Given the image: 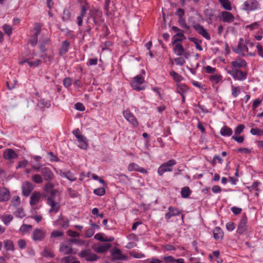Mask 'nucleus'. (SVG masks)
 I'll list each match as a JSON object with an SVG mask.
<instances>
[{
    "label": "nucleus",
    "instance_id": "obj_1",
    "mask_svg": "<svg viewBox=\"0 0 263 263\" xmlns=\"http://www.w3.org/2000/svg\"><path fill=\"white\" fill-rule=\"evenodd\" d=\"M247 41H245L242 38H240L237 47L234 51L237 54H240L243 57L246 55L245 52L247 53L248 55L251 57H254L255 53L254 52H249L248 47L246 46Z\"/></svg>",
    "mask_w": 263,
    "mask_h": 263
},
{
    "label": "nucleus",
    "instance_id": "obj_2",
    "mask_svg": "<svg viewBox=\"0 0 263 263\" xmlns=\"http://www.w3.org/2000/svg\"><path fill=\"white\" fill-rule=\"evenodd\" d=\"M144 82V78L140 75H137L133 78L130 85L133 89L140 91L145 89V86L143 85Z\"/></svg>",
    "mask_w": 263,
    "mask_h": 263
},
{
    "label": "nucleus",
    "instance_id": "obj_3",
    "mask_svg": "<svg viewBox=\"0 0 263 263\" xmlns=\"http://www.w3.org/2000/svg\"><path fill=\"white\" fill-rule=\"evenodd\" d=\"M176 164V161L174 160H170L168 161L162 163L158 169V173L160 176H162L164 173L167 172H172L173 171V166Z\"/></svg>",
    "mask_w": 263,
    "mask_h": 263
},
{
    "label": "nucleus",
    "instance_id": "obj_4",
    "mask_svg": "<svg viewBox=\"0 0 263 263\" xmlns=\"http://www.w3.org/2000/svg\"><path fill=\"white\" fill-rule=\"evenodd\" d=\"M47 203L50 206L49 212L57 213L59 211L60 204L56 197L53 194L48 198Z\"/></svg>",
    "mask_w": 263,
    "mask_h": 263
},
{
    "label": "nucleus",
    "instance_id": "obj_5",
    "mask_svg": "<svg viewBox=\"0 0 263 263\" xmlns=\"http://www.w3.org/2000/svg\"><path fill=\"white\" fill-rule=\"evenodd\" d=\"M228 74L232 76L235 80L244 81L247 78V73L238 69L228 70L226 69Z\"/></svg>",
    "mask_w": 263,
    "mask_h": 263
},
{
    "label": "nucleus",
    "instance_id": "obj_6",
    "mask_svg": "<svg viewBox=\"0 0 263 263\" xmlns=\"http://www.w3.org/2000/svg\"><path fill=\"white\" fill-rule=\"evenodd\" d=\"M193 27L198 34L201 35L205 39L207 40H211L210 34L209 33L208 31L200 24L194 23L193 25Z\"/></svg>",
    "mask_w": 263,
    "mask_h": 263
},
{
    "label": "nucleus",
    "instance_id": "obj_7",
    "mask_svg": "<svg viewBox=\"0 0 263 263\" xmlns=\"http://www.w3.org/2000/svg\"><path fill=\"white\" fill-rule=\"evenodd\" d=\"M78 241L77 239H72L69 242H64L61 244L59 249L60 251L64 254H69L72 252V246L71 242H76Z\"/></svg>",
    "mask_w": 263,
    "mask_h": 263
},
{
    "label": "nucleus",
    "instance_id": "obj_8",
    "mask_svg": "<svg viewBox=\"0 0 263 263\" xmlns=\"http://www.w3.org/2000/svg\"><path fill=\"white\" fill-rule=\"evenodd\" d=\"M79 255L82 258H84L88 261H95L97 260L98 258L97 255L93 253L90 249L82 250L79 253Z\"/></svg>",
    "mask_w": 263,
    "mask_h": 263
},
{
    "label": "nucleus",
    "instance_id": "obj_9",
    "mask_svg": "<svg viewBox=\"0 0 263 263\" xmlns=\"http://www.w3.org/2000/svg\"><path fill=\"white\" fill-rule=\"evenodd\" d=\"M46 232L42 229H34L32 234V238L34 241H42L46 237Z\"/></svg>",
    "mask_w": 263,
    "mask_h": 263
},
{
    "label": "nucleus",
    "instance_id": "obj_10",
    "mask_svg": "<svg viewBox=\"0 0 263 263\" xmlns=\"http://www.w3.org/2000/svg\"><path fill=\"white\" fill-rule=\"evenodd\" d=\"M110 254L114 260H126L128 257L122 254L121 250L115 248L110 250Z\"/></svg>",
    "mask_w": 263,
    "mask_h": 263
},
{
    "label": "nucleus",
    "instance_id": "obj_11",
    "mask_svg": "<svg viewBox=\"0 0 263 263\" xmlns=\"http://www.w3.org/2000/svg\"><path fill=\"white\" fill-rule=\"evenodd\" d=\"M229 11H224L220 12L219 17L224 23H231L234 21V16Z\"/></svg>",
    "mask_w": 263,
    "mask_h": 263
},
{
    "label": "nucleus",
    "instance_id": "obj_12",
    "mask_svg": "<svg viewBox=\"0 0 263 263\" xmlns=\"http://www.w3.org/2000/svg\"><path fill=\"white\" fill-rule=\"evenodd\" d=\"M258 3L256 0H247L243 3V10L246 11H253L257 9Z\"/></svg>",
    "mask_w": 263,
    "mask_h": 263
},
{
    "label": "nucleus",
    "instance_id": "obj_13",
    "mask_svg": "<svg viewBox=\"0 0 263 263\" xmlns=\"http://www.w3.org/2000/svg\"><path fill=\"white\" fill-rule=\"evenodd\" d=\"M124 117L128 121L133 127H136L138 126V122L134 116L129 110H125L123 112Z\"/></svg>",
    "mask_w": 263,
    "mask_h": 263
},
{
    "label": "nucleus",
    "instance_id": "obj_14",
    "mask_svg": "<svg viewBox=\"0 0 263 263\" xmlns=\"http://www.w3.org/2000/svg\"><path fill=\"white\" fill-rule=\"evenodd\" d=\"M3 157L5 160L11 161L18 158V155L12 148H7L3 151Z\"/></svg>",
    "mask_w": 263,
    "mask_h": 263
},
{
    "label": "nucleus",
    "instance_id": "obj_15",
    "mask_svg": "<svg viewBox=\"0 0 263 263\" xmlns=\"http://www.w3.org/2000/svg\"><path fill=\"white\" fill-rule=\"evenodd\" d=\"M231 66L233 69L243 68L247 66V62L240 58H237L231 62Z\"/></svg>",
    "mask_w": 263,
    "mask_h": 263
},
{
    "label": "nucleus",
    "instance_id": "obj_16",
    "mask_svg": "<svg viewBox=\"0 0 263 263\" xmlns=\"http://www.w3.org/2000/svg\"><path fill=\"white\" fill-rule=\"evenodd\" d=\"M22 189L23 195L27 197L33 190L34 186L31 183L26 181L22 184Z\"/></svg>",
    "mask_w": 263,
    "mask_h": 263
},
{
    "label": "nucleus",
    "instance_id": "obj_17",
    "mask_svg": "<svg viewBox=\"0 0 263 263\" xmlns=\"http://www.w3.org/2000/svg\"><path fill=\"white\" fill-rule=\"evenodd\" d=\"M41 172L43 177V179L46 181H49L53 178V174L48 167H45L42 168Z\"/></svg>",
    "mask_w": 263,
    "mask_h": 263
},
{
    "label": "nucleus",
    "instance_id": "obj_18",
    "mask_svg": "<svg viewBox=\"0 0 263 263\" xmlns=\"http://www.w3.org/2000/svg\"><path fill=\"white\" fill-rule=\"evenodd\" d=\"M168 211L165 215V218L166 219H169L173 216H176L179 215L181 212L179 210L174 206H170L168 208Z\"/></svg>",
    "mask_w": 263,
    "mask_h": 263
},
{
    "label": "nucleus",
    "instance_id": "obj_19",
    "mask_svg": "<svg viewBox=\"0 0 263 263\" xmlns=\"http://www.w3.org/2000/svg\"><path fill=\"white\" fill-rule=\"evenodd\" d=\"M213 237L217 241H221L223 238V231L218 227H216L213 231Z\"/></svg>",
    "mask_w": 263,
    "mask_h": 263
},
{
    "label": "nucleus",
    "instance_id": "obj_20",
    "mask_svg": "<svg viewBox=\"0 0 263 263\" xmlns=\"http://www.w3.org/2000/svg\"><path fill=\"white\" fill-rule=\"evenodd\" d=\"M41 198V194L38 192H34L30 197V204L31 206L36 205Z\"/></svg>",
    "mask_w": 263,
    "mask_h": 263
},
{
    "label": "nucleus",
    "instance_id": "obj_21",
    "mask_svg": "<svg viewBox=\"0 0 263 263\" xmlns=\"http://www.w3.org/2000/svg\"><path fill=\"white\" fill-rule=\"evenodd\" d=\"M10 197V193L8 190L3 187L0 188V201H6L9 200Z\"/></svg>",
    "mask_w": 263,
    "mask_h": 263
},
{
    "label": "nucleus",
    "instance_id": "obj_22",
    "mask_svg": "<svg viewBox=\"0 0 263 263\" xmlns=\"http://www.w3.org/2000/svg\"><path fill=\"white\" fill-rule=\"evenodd\" d=\"M186 39L183 32H178L172 37V44H175L178 42H182Z\"/></svg>",
    "mask_w": 263,
    "mask_h": 263
},
{
    "label": "nucleus",
    "instance_id": "obj_23",
    "mask_svg": "<svg viewBox=\"0 0 263 263\" xmlns=\"http://www.w3.org/2000/svg\"><path fill=\"white\" fill-rule=\"evenodd\" d=\"M90 16L88 18V21L90 18H92L93 23L96 24V21L95 19V16H98V17H100L102 15V12L99 10L95 8H92L90 9Z\"/></svg>",
    "mask_w": 263,
    "mask_h": 263
},
{
    "label": "nucleus",
    "instance_id": "obj_24",
    "mask_svg": "<svg viewBox=\"0 0 263 263\" xmlns=\"http://www.w3.org/2000/svg\"><path fill=\"white\" fill-rule=\"evenodd\" d=\"M173 45H174L173 47V51L174 53L178 56L183 55L184 49L182 45L178 42Z\"/></svg>",
    "mask_w": 263,
    "mask_h": 263
},
{
    "label": "nucleus",
    "instance_id": "obj_25",
    "mask_svg": "<svg viewBox=\"0 0 263 263\" xmlns=\"http://www.w3.org/2000/svg\"><path fill=\"white\" fill-rule=\"evenodd\" d=\"M221 6L227 11H231L233 9L232 3L229 0H218Z\"/></svg>",
    "mask_w": 263,
    "mask_h": 263
},
{
    "label": "nucleus",
    "instance_id": "obj_26",
    "mask_svg": "<svg viewBox=\"0 0 263 263\" xmlns=\"http://www.w3.org/2000/svg\"><path fill=\"white\" fill-rule=\"evenodd\" d=\"M77 139L79 142V147L82 149H86L88 147V144L86 141V137L82 135L80 137H78Z\"/></svg>",
    "mask_w": 263,
    "mask_h": 263
},
{
    "label": "nucleus",
    "instance_id": "obj_27",
    "mask_svg": "<svg viewBox=\"0 0 263 263\" xmlns=\"http://www.w3.org/2000/svg\"><path fill=\"white\" fill-rule=\"evenodd\" d=\"M32 228V226L30 224H23L19 229L18 232L22 235L29 233Z\"/></svg>",
    "mask_w": 263,
    "mask_h": 263
},
{
    "label": "nucleus",
    "instance_id": "obj_28",
    "mask_svg": "<svg viewBox=\"0 0 263 263\" xmlns=\"http://www.w3.org/2000/svg\"><path fill=\"white\" fill-rule=\"evenodd\" d=\"M188 91V87L186 84L184 83H180L177 84V92L183 96Z\"/></svg>",
    "mask_w": 263,
    "mask_h": 263
},
{
    "label": "nucleus",
    "instance_id": "obj_29",
    "mask_svg": "<svg viewBox=\"0 0 263 263\" xmlns=\"http://www.w3.org/2000/svg\"><path fill=\"white\" fill-rule=\"evenodd\" d=\"M111 247L109 243H105L97 246L95 248L96 251L98 253H104L106 252Z\"/></svg>",
    "mask_w": 263,
    "mask_h": 263
},
{
    "label": "nucleus",
    "instance_id": "obj_30",
    "mask_svg": "<svg viewBox=\"0 0 263 263\" xmlns=\"http://www.w3.org/2000/svg\"><path fill=\"white\" fill-rule=\"evenodd\" d=\"M220 133L222 136L230 137L232 135L233 130L230 127L224 126L221 128Z\"/></svg>",
    "mask_w": 263,
    "mask_h": 263
},
{
    "label": "nucleus",
    "instance_id": "obj_31",
    "mask_svg": "<svg viewBox=\"0 0 263 263\" xmlns=\"http://www.w3.org/2000/svg\"><path fill=\"white\" fill-rule=\"evenodd\" d=\"M231 94L234 98L237 97L241 93L242 88L239 86L231 84Z\"/></svg>",
    "mask_w": 263,
    "mask_h": 263
},
{
    "label": "nucleus",
    "instance_id": "obj_32",
    "mask_svg": "<svg viewBox=\"0 0 263 263\" xmlns=\"http://www.w3.org/2000/svg\"><path fill=\"white\" fill-rule=\"evenodd\" d=\"M247 223V220L245 219H243L240 221L237 230L238 233L242 234L246 231Z\"/></svg>",
    "mask_w": 263,
    "mask_h": 263
},
{
    "label": "nucleus",
    "instance_id": "obj_33",
    "mask_svg": "<svg viewBox=\"0 0 263 263\" xmlns=\"http://www.w3.org/2000/svg\"><path fill=\"white\" fill-rule=\"evenodd\" d=\"M222 76L220 74H215L210 77V80L214 84H218L222 81Z\"/></svg>",
    "mask_w": 263,
    "mask_h": 263
},
{
    "label": "nucleus",
    "instance_id": "obj_34",
    "mask_svg": "<svg viewBox=\"0 0 263 263\" xmlns=\"http://www.w3.org/2000/svg\"><path fill=\"white\" fill-rule=\"evenodd\" d=\"M69 47V43L67 41H64L60 49V54L61 55L65 54L68 51Z\"/></svg>",
    "mask_w": 263,
    "mask_h": 263
},
{
    "label": "nucleus",
    "instance_id": "obj_35",
    "mask_svg": "<svg viewBox=\"0 0 263 263\" xmlns=\"http://www.w3.org/2000/svg\"><path fill=\"white\" fill-rule=\"evenodd\" d=\"M189 40L195 44L197 49L199 50V51H202L203 50V48L201 47L202 41L201 40L197 38L192 37H190Z\"/></svg>",
    "mask_w": 263,
    "mask_h": 263
},
{
    "label": "nucleus",
    "instance_id": "obj_36",
    "mask_svg": "<svg viewBox=\"0 0 263 263\" xmlns=\"http://www.w3.org/2000/svg\"><path fill=\"white\" fill-rule=\"evenodd\" d=\"M1 219L5 225H8L13 220V217L12 215L6 214L2 215Z\"/></svg>",
    "mask_w": 263,
    "mask_h": 263
},
{
    "label": "nucleus",
    "instance_id": "obj_37",
    "mask_svg": "<svg viewBox=\"0 0 263 263\" xmlns=\"http://www.w3.org/2000/svg\"><path fill=\"white\" fill-rule=\"evenodd\" d=\"M191 194V191L189 187L185 186L181 189V195L182 197L184 198H188Z\"/></svg>",
    "mask_w": 263,
    "mask_h": 263
},
{
    "label": "nucleus",
    "instance_id": "obj_38",
    "mask_svg": "<svg viewBox=\"0 0 263 263\" xmlns=\"http://www.w3.org/2000/svg\"><path fill=\"white\" fill-rule=\"evenodd\" d=\"M4 248L7 251H13L14 246L13 242L10 240H6L4 242Z\"/></svg>",
    "mask_w": 263,
    "mask_h": 263
},
{
    "label": "nucleus",
    "instance_id": "obj_39",
    "mask_svg": "<svg viewBox=\"0 0 263 263\" xmlns=\"http://www.w3.org/2000/svg\"><path fill=\"white\" fill-rule=\"evenodd\" d=\"M14 214L16 217L23 218L25 216V213L22 208H16L14 212Z\"/></svg>",
    "mask_w": 263,
    "mask_h": 263
},
{
    "label": "nucleus",
    "instance_id": "obj_40",
    "mask_svg": "<svg viewBox=\"0 0 263 263\" xmlns=\"http://www.w3.org/2000/svg\"><path fill=\"white\" fill-rule=\"evenodd\" d=\"M170 75L176 82H180L183 79V78L181 75L173 70L170 71Z\"/></svg>",
    "mask_w": 263,
    "mask_h": 263
},
{
    "label": "nucleus",
    "instance_id": "obj_41",
    "mask_svg": "<svg viewBox=\"0 0 263 263\" xmlns=\"http://www.w3.org/2000/svg\"><path fill=\"white\" fill-rule=\"evenodd\" d=\"M41 255L45 257L52 258L54 257V254L47 248H45L43 251L41 253Z\"/></svg>",
    "mask_w": 263,
    "mask_h": 263
},
{
    "label": "nucleus",
    "instance_id": "obj_42",
    "mask_svg": "<svg viewBox=\"0 0 263 263\" xmlns=\"http://www.w3.org/2000/svg\"><path fill=\"white\" fill-rule=\"evenodd\" d=\"M250 133L253 135L261 136L263 135V130L258 128H253L250 130Z\"/></svg>",
    "mask_w": 263,
    "mask_h": 263
},
{
    "label": "nucleus",
    "instance_id": "obj_43",
    "mask_svg": "<svg viewBox=\"0 0 263 263\" xmlns=\"http://www.w3.org/2000/svg\"><path fill=\"white\" fill-rule=\"evenodd\" d=\"M21 203L20 198L18 196H13L11 200V205L14 207H17Z\"/></svg>",
    "mask_w": 263,
    "mask_h": 263
},
{
    "label": "nucleus",
    "instance_id": "obj_44",
    "mask_svg": "<svg viewBox=\"0 0 263 263\" xmlns=\"http://www.w3.org/2000/svg\"><path fill=\"white\" fill-rule=\"evenodd\" d=\"M32 181L36 183H41L43 181V178L39 174H35L32 176Z\"/></svg>",
    "mask_w": 263,
    "mask_h": 263
},
{
    "label": "nucleus",
    "instance_id": "obj_45",
    "mask_svg": "<svg viewBox=\"0 0 263 263\" xmlns=\"http://www.w3.org/2000/svg\"><path fill=\"white\" fill-rule=\"evenodd\" d=\"M41 61L39 59H36L34 61H30L29 60L27 61L28 64L30 67L32 68H36L38 67L41 64Z\"/></svg>",
    "mask_w": 263,
    "mask_h": 263
},
{
    "label": "nucleus",
    "instance_id": "obj_46",
    "mask_svg": "<svg viewBox=\"0 0 263 263\" xmlns=\"http://www.w3.org/2000/svg\"><path fill=\"white\" fill-rule=\"evenodd\" d=\"M245 128V126L243 124H239L234 129V135H239V134H240L242 132Z\"/></svg>",
    "mask_w": 263,
    "mask_h": 263
},
{
    "label": "nucleus",
    "instance_id": "obj_47",
    "mask_svg": "<svg viewBox=\"0 0 263 263\" xmlns=\"http://www.w3.org/2000/svg\"><path fill=\"white\" fill-rule=\"evenodd\" d=\"M259 24L257 22H255L250 25H248L245 26L246 29H249L250 30H254L259 28Z\"/></svg>",
    "mask_w": 263,
    "mask_h": 263
},
{
    "label": "nucleus",
    "instance_id": "obj_48",
    "mask_svg": "<svg viewBox=\"0 0 263 263\" xmlns=\"http://www.w3.org/2000/svg\"><path fill=\"white\" fill-rule=\"evenodd\" d=\"M57 224L62 227L66 228L68 226V221L67 220H64L62 218H59L57 221Z\"/></svg>",
    "mask_w": 263,
    "mask_h": 263
},
{
    "label": "nucleus",
    "instance_id": "obj_49",
    "mask_svg": "<svg viewBox=\"0 0 263 263\" xmlns=\"http://www.w3.org/2000/svg\"><path fill=\"white\" fill-rule=\"evenodd\" d=\"M139 166L135 163H130L128 166V170L130 172L138 171Z\"/></svg>",
    "mask_w": 263,
    "mask_h": 263
},
{
    "label": "nucleus",
    "instance_id": "obj_50",
    "mask_svg": "<svg viewBox=\"0 0 263 263\" xmlns=\"http://www.w3.org/2000/svg\"><path fill=\"white\" fill-rule=\"evenodd\" d=\"M162 258L164 260L165 263H173L176 261V259H175L172 256L164 255Z\"/></svg>",
    "mask_w": 263,
    "mask_h": 263
},
{
    "label": "nucleus",
    "instance_id": "obj_51",
    "mask_svg": "<svg viewBox=\"0 0 263 263\" xmlns=\"http://www.w3.org/2000/svg\"><path fill=\"white\" fill-rule=\"evenodd\" d=\"M260 184V183L258 181H255L254 182L252 185L249 187H248V189H249L250 191H259V190L258 189V186Z\"/></svg>",
    "mask_w": 263,
    "mask_h": 263
},
{
    "label": "nucleus",
    "instance_id": "obj_52",
    "mask_svg": "<svg viewBox=\"0 0 263 263\" xmlns=\"http://www.w3.org/2000/svg\"><path fill=\"white\" fill-rule=\"evenodd\" d=\"M178 23L181 27L185 29H189V26L186 23L185 19L183 17L179 18Z\"/></svg>",
    "mask_w": 263,
    "mask_h": 263
},
{
    "label": "nucleus",
    "instance_id": "obj_53",
    "mask_svg": "<svg viewBox=\"0 0 263 263\" xmlns=\"http://www.w3.org/2000/svg\"><path fill=\"white\" fill-rule=\"evenodd\" d=\"M3 29L8 35L12 34V28L10 26L5 24L3 26Z\"/></svg>",
    "mask_w": 263,
    "mask_h": 263
},
{
    "label": "nucleus",
    "instance_id": "obj_54",
    "mask_svg": "<svg viewBox=\"0 0 263 263\" xmlns=\"http://www.w3.org/2000/svg\"><path fill=\"white\" fill-rule=\"evenodd\" d=\"M130 255L135 258H142L145 257L144 254L137 252H131Z\"/></svg>",
    "mask_w": 263,
    "mask_h": 263
},
{
    "label": "nucleus",
    "instance_id": "obj_55",
    "mask_svg": "<svg viewBox=\"0 0 263 263\" xmlns=\"http://www.w3.org/2000/svg\"><path fill=\"white\" fill-rule=\"evenodd\" d=\"M70 18V13L68 10H64L62 16V19L64 21H68Z\"/></svg>",
    "mask_w": 263,
    "mask_h": 263
},
{
    "label": "nucleus",
    "instance_id": "obj_56",
    "mask_svg": "<svg viewBox=\"0 0 263 263\" xmlns=\"http://www.w3.org/2000/svg\"><path fill=\"white\" fill-rule=\"evenodd\" d=\"M105 193L104 188L100 187L94 190L93 193L98 196H103Z\"/></svg>",
    "mask_w": 263,
    "mask_h": 263
},
{
    "label": "nucleus",
    "instance_id": "obj_57",
    "mask_svg": "<svg viewBox=\"0 0 263 263\" xmlns=\"http://www.w3.org/2000/svg\"><path fill=\"white\" fill-rule=\"evenodd\" d=\"M65 178H67L71 181H74L77 179V177L72 174L70 171L66 172V175Z\"/></svg>",
    "mask_w": 263,
    "mask_h": 263
},
{
    "label": "nucleus",
    "instance_id": "obj_58",
    "mask_svg": "<svg viewBox=\"0 0 263 263\" xmlns=\"http://www.w3.org/2000/svg\"><path fill=\"white\" fill-rule=\"evenodd\" d=\"M205 71L208 73L212 74L215 73L216 71V69L215 67H212L210 66H206L204 67Z\"/></svg>",
    "mask_w": 263,
    "mask_h": 263
},
{
    "label": "nucleus",
    "instance_id": "obj_59",
    "mask_svg": "<svg viewBox=\"0 0 263 263\" xmlns=\"http://www.w3.org/2000/svg\"><path fill=\"white\" fill-rule=\"evenodd\" d=\"M256 49L259 55L260 56L261 58H263V48L262 45L260 43H257Z\"/></svg>",
    "mask_w": 263,
    "mask_h": 263
},
{
    "label": "nucleus",
    "instance_id": "obj_60",
    "mask_svg": "<svg viewBox=\"0 0 263 263\" xmlns=\"http://www.w3.org/2000/svg\"><path fill=\"white\" fill-rule=\"evenodd\" d=\"M71 84H72V80L70 78H66L64 79L63 84L65 87L68 88V87H70L71 85Z\"/></svg>",
    "mask_w": 263,
    "mask_h": 263
},
{
    "label": "nucleus",
    "instance_id": "obj_61",
    "mask_svg": "<svg viewBox=\"0 0 263 263\" xmlns=\"http://www.w3.org/2000/svg\"><path fill=\"white\" fill-rule=\"evenodd\" d=\"M232 138L238 143H241L244 141V137L243 136H238V135H234Z\"/></svg>",
    "mask_w": 263,
    "mask_h": 263
},
{
    "label": "nucleus",
    "instance_id": "obj_62",
    "mask_svg": "<svg viewBox=\"0 0 263 263\" xmlns=\"http://www.w3.org/2000/svg\"><path fill=\"white\" fill-rule=\"evenodd\" d=\"M63 235V233L62 231L54 230L51 233V237H58L62 236Z\"/></svg>",
    "mask_w": 263,
    "mask_h": 263
},
{
    "label": "nucleus",
    "instance_id": "obj_63",
    "mask_svg": "<svg viewBox=\"0 0 263 263\" xmlns=\"http://www.w3.org/2000/svg\"><path fill=\"white\" fill-rule=\"evenodd\" d=\"M175 62L178 65L182 66L185 62L184 59L182 57L175 59Z\"/></svg>",
    "mask_w": 263,
    "mask_h": 263
},
{
    "label": "nucleus",
    "instance_id": "obj_64",
    "mask_svg": "<svg viewBox=\"0 0 263 263\" xmlns=\"http://www.w3.org/2000/svg\"><path fill=\"white\" fill-rule=\"evenodd\" d=\"M145 261L147 263H161L162 262V260L155 258L147 259Z\"/></svg>",
    "mask_w": 263,
    "mask_h": 263
}]
</instances>
